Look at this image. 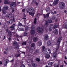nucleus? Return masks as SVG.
<instances>
[{
	"instance_id": "nucleus-1",
	"label": "nucleus",
	"mask_w": 67,
	"mask_h": 67,
	"mask_svg": "<svg viewBox=\"0 0 67 67\" xmlns=\"http://www.w3.org/2000/svg\"><path fill=\"white\" fill-rule=\"evenodd\" d=\"M26 11L27 13H29L30 15L32 16H34V9L33 8H31L30 9H27Z\"/></svg>"
},
{
	"instance_id": "nucleus-2",
	"label": "nucleus",
	"mask_w": 67,
	"mask_h": 67,
	"mask_svg": "<svg viewBox=\"0 0 67 67\" xmlns=\"http://www.w3.org/2000/svg\"><path fill=\"white\" fill-rule=\"evenodd\" d=\"M16 6V3L13 2L10 5V7L12 10V13H13L14 12V7Z\"/></svg>"
},
{
	"instance_id": "nucleus-3",
	"label": "nucleus",
	"mask_w": 67,
	"mask_h": 67,
	"mask_svg": "<svg viewBox=\"0 0 67 67\" xmlns=\"http://www.w3.org/2000/svg\"><path fill=\"white\" fill-rule=\"evenodd\" d=\"M62 40V37H60L58 38V40L57 41V48H56V50H58L59 47V44H60V42Z\"/></svg>"
},
{
	"instance_id": "nucleus-4",
	"label": "nucleus",
	"mask_w": 67,
	"mask_h": 67,
	"mask_svg": "<svg viewBox=\"0 0 67 67\" xmlns=\"http://www.w3.org/2000/svg\"><path fill=\"white\" fill-rule=\"evenodd\" d=\"M6 32H7L8 33V35L9 36V37H8V40H9V41L10 42L11 41V36L12 35V34L10 31H9V29H6Z\"/></svg>"
},
{
	"instance_id": "nucleus-5",
	"label": "nucleus",
	"mask_w": 67,
	"mask_h": 67,
	"mask_svg": "<svg viewBox=\"0 0 67 67\" xmlns=\"http://www.w3.org/2000/svg\"><path fill=\"white\" fill-rule=\"evenodd\" d=\"M8 9V7L7 6H4L3 7V8L2 10V12L3 14H5L7 12L5 11L6 10H7Z\"/></svg>"
},
{
	"instance_id": "nucleus-6",
	"label": "nucleus",
	"mask_w": 67,
	"mask_h": 67,
	"mask_svg": "<svg viewBox=\"0 0 67 67\" xmlns=\"http://www.w3.org/2000/svg\"><path fill=\"white\" fill-rule=\"evenodd\" d=\"M37 31L39 33H42L44 32V30H43V29H41L39 27L37 28Z\"/></svg>"
},
{
	"instance_id": "nucleus-7",
	"label": "nucleus",
	"mask_w": 67,
	"mask_h": 67,
	"mask_svg": "<svg viewBox=\"0 0 67 67\" xmlns=\"http://www.w3.org/2000/svg\"><path fill=\"white\" fill-rule=\"evenodd\" d=\"M65 7V3L63 2L60 3L59 4V7L61 9H63Z\"/></svg>"
},
{
	"instance_id": "nucleus-8",
	"label": "nucleus",
	"mask_w": 67,
	"mask_h": 67,
	"mask_svg": "<svg viewBox=\"0 0 67 67\" xmlns=\"http://www.w3.org/2000/svg\"><path fill=\"white\" fill-rule=\"evenodd\" d=\"M34 28H35V26H32L31 27V34L32 35H34L35 34V30H34Z\"/></svg>"
},
{
	"instance_id": "nucleus-9",
	"label": "nucleus",
	"mask_w": 67,
	"mask_h": 67,
	"mask_svg": "<svg viewBox=\"0 0 67 67\" xmlns=\"http://www.w3.org/2000/svg\"><path fill=\"white\" fill-rule=\"evenodd\" d=\"M12 13H11V12H9V13L8 14H7V15H6L5 16H6L7 18H9V17H10V18H12V17L13 16V18L14 17V15H13Z\"/></svg>"
},
{
	"instance_id": "nucleus-10",
	"label": "nucleus",
	"mask_w": 67,
	"mask_h": 67,
	"mask_svg": "<svg viewBox=\"0 0 67 67\" xmlns=\"http://www.w3.org/2000/svg\"><path fill=\"white\" fill-rule=\"evenodd\" d=\"M51 53V50L50 49H49L48 50L47 49H46L44 52V54H49Z\"/></svg>"
},
{
	"instance_id": "nucleus-11",
	"label": "nucleus",
	"mask_w": 67,
	"mask_h": 67,
	"mask_svg": "<svg viewBox=\"0 0 67 67\" xmlns=\"http://www.w3.org/2000/svg\"><path fill=\"white\" fill-rule=\"evenodd\" d=\"M56 54H57L56 52H55L53 54V58H54V61H56L57 59V58H56Z\"/></svg>"
},
{
	"instance_id": "nucleus-12",
	"label": "nucleus",
	"mask_w": 67,
	"mask_h": 67,
	"mask_svg": "<svg viewBox=\"0 0 67 67\" xmlns=\"http://www.w3.org/2000/svg\"><path fill=\"white\" fill-rule=\"evenodd\" d=\"M9 62V60H8V59H7L4 61V65L5 66H7V65L8 63Z\"/></svg>"
},
{
	"instance_id": "nucleus-13",
	"label": "nucleus",
	"mask_w": 67,
	"mask_h": 67,
	"mask_svg": "<svg viewBox=\"0 0 67 67\" xmlns=\"http://www.w3.org/2000/svg\"><path fill=\"white\" fill-rule=\"evenodd\" d=\"M15 24H13L9 27L10 30H13L14 29V27H15Z\"/></svg>"
},
{
	"instance_id": "nucleus-14",
	"label": "nucleus",
	"mask_w": 67,
	"mask_h": 67,
	"mask_svg": "<svg viewBox=\"0 0 67 67\" xmlns=\"http://www.w3.org/2000/svg\"><path fill=\"white\" fill-rule=\"evenodd\" d=\"M59 0H55L54 2L53 5H50L53 6V5H56L57 4V3H58Z\"/></svg>"
},
{
	"instance_id": "nucleus-15",
	"label": "nucleus",
	"mask_w": 67,
	"mask_h": 67,
	"mask_svg": "<svg viewBox=\"0 0 67 67\" xmlns=\"http://www.w3.org/2000/svg\"><path fill=\"white\" fill-rule=\"evenodd\" d=\"M44 40H48V36L47 35H45L44 36Z\"/></svg>"
},
{
	"instance_id": "nucleus-16",
	"label": "nucleus",
	"mask_w": 67,
	"mask_h": 67,
	"mask_svg": "<svg viewBox=\"0 0 67 67\" xmlns=\"http://www.w3.org/2000/svg\"><path fill=\"white\" fill-rule=\"evenodd\" d=\"M37 45L38 46H41L42 44V41H38L37 43Z\"/></svg>"
},
{
	"instance_id": "nucleus-17",
	"label": "nucleus",
	"mask_w": 67,
	"mask_h": 67,
	"mask_svg": "<svg viewBox=\"0 0 67 67\" xmlns=\"http://www.w3.org/2000/svg\"><path fill=\"white\" fill-rule=\"evenodd\" d=\"M53 33L54 34H57L58 33V30L57 29L53 31Z\"/></svg>"
},
{
	"instance_id": "nucleus-18",
	"label": "nucleus",
	"mask_w": 67,
	"mask_h": 67,
	"mask_svg": "<svg viewBox=\"0 0 67 67\" xmlns=\"http://www.w3.org/2000/svg\"><path fill=\"white\" fill-rule=\"evenodd\" d=\"M50 13H48L47 14H44L43 15V16L44 18H48L49 17V15Z\"/></svg>"
},
{
	"instance_id": "nucleus-19",
	"label": "nucleus",
	"mask_w": 67,
	"mask_h": 67,
	"mask_svg": "<svg viewBox=\"0 0 67 67\" xmlns=\"http://www.w3.org/2000/svg\"><path fill=\"white\" fill-rule=\"evenodd\" d=\"M4 3V4H9L10 3V1L9 0H5Z\"/></svg>"
},
{
	"instance_id": "nucleus-20",
	"label": "nucleus",
	"mask_w": 67,
	"mask_h": 67,
	"mask_svg": "<svg viewBox=\"0 0 67 67\" xmlns=\"http://www.w3.org/2000/svg\"><path fill=\"white\" fill-rule=\"evenodd\" d=\"M53 63L52 62H50L48 64V65H47L48 67H51L52 66V65H53Z\"/></svg>"
},
{
	"instance_id": "nucleus-21",
	"label": "nucleus",
	"mask_w": 67,
	"mask_h": 67,
	"mask_svg": "<svg viewBox=\"0 0 67 67\" xmlns=\"http://www.w3.org/2000/svg\"><path fill=\"white\" fill-rule=\"evenodd\" d=\"M38 38L37 37H35L34 38L33 41L34 42H36L38 40Z\"/></svg>"
},
{
	"instance_id": "nucleus-22",
	"label": "nucleus",
	"mask_w": 67,
	"mask_h": 67,
	"mask_svg": "<svg viewBox=\"0 0 67 67\" xmlns=\"http://www.w3.org/2000/svg\"><path fill=\"white\" fill-rule=\"evenodd\" d=\"M47 45L48 46H49V45H51V41H48L47 43Z\"/></svg>"
},
{
	"instance_id": "nucleus-23",
	"label": "nucleus",
	"mask_w": 67,
	"mask_h": 67,
	"mask_svg": "<svg viewBox=\"0 0 67 67\" xmlns=\"http://www.w3.org/2000/svg\"><path fill=\"white\" fill-rule=\"evenodd\" d=\"M44 25L46 26H47L48 25V23L47 22V21H46L44 23Z\"/></svg>"
},
{
	"instance_id": "nucleus-24",
	"label": "nucleus",
	"mask_w": 67,
	"mask_h": 67,
	"mask_svg": "<svg viewBox=\"0 0 67 67\" xmlns=\"http://www.w3.org/2000/svg\"><path fill=\"white\" fill-rule=\"evenodd\" d=\"M51 10V9H50V8L49 7H48L46 8V11L47 12H48Z\"/></svg>"
},
{
	"instance_id": "nucleus-25",
	"label": "nucleus",
	"mask_w": 67,
	"mask_h": 67,
	"mask_svg": "<svg viewBox=\"0 0 67 67\" xmlns=\"http://www.w3.org/2000/svg\"><path fill=\"white\" fill-rule=\"evenodd\" d=\"M45 57L46 58H49L50 57V55L49 54H47L46 55Z\"/></svg>"
},
{
	"instance_id": "nucleus-26",
	"label": "nucleus",
	"mask_w": 67,
	"mask_h": 67,
	"mask_svg": "<svg viewBox=\"0 0 67 67\" xmlns=\"http://www.w3.org/2000/svg\"><path fill=\"white\" fill-rule=\"evenodd\" d=\"M46 49V48H45V47L44 46H43L42 47V51H44V50L45 49Z\"/></svg>"
},
{
	"instance_id": "nucleus-27",
	"label": "nucleus",
	"mask_w": 67,
	"mask_h": 67,
	"mask_svg": "<svg viewBox=\"0 0 67 67\" xmlns=\"http://www.w3.org/2000/svg\"><path fill=\"white\" fill-rule=\"evenodd\" d=\"M52 27L51 26H49V30L50 31H52Z\"/></svg>"
},
{
	"instance_id": "nucleus-28",
	"label": "nucleus",
	"mask_w": 67,
	"mask_h": 67,
	"mask_svg": "<svg viewBox=\"0 0 67 67\" xmlns=\"http://www.w3.org/2000/svg\"><path fill=\"white\" fill-rule=\"evenodd\" d=\"M57 27H58V26H57L56 25H54V26H53V29H56V28H57Z\"/></svg>"
},
{
	"instance_id": "nucleus-29",
	"label": "nucleus",
	"mask_w": 67,
	"mask_h": 67,
	"mask_svg": "<svg viewBox=\"0 0 67 67\" xmlns=\"http://www.w3.org/2000/svg\"><path fill=\"white\" fill-rule=\"evenodd\" d=\"M17 44H18V43H17L16 41H15L13 43V45H16Z\"/></svg>"
},
{
	"instance_id": "nucleus-30",
	"label": "nucleus",
	"mask_w": 67,
	"mask_h": 67,
	"mask_svg": "<svg viewBox=\"0 0 67 67\" xmlns=\"http://www.w3.org/2000/svg\"><path fill=\"white\" fill-rule=\"evenodd\" d=\"M18 53L19 54H16L15 55V56L16 57H19V56H20V53H19V52H18Z\"/></svg>"
},
{
	"instance_id": "nucleus-31",
	"label": "nucleus",
	"mask_w": 67,
	"mask_h": 67,
	"mask_svg": "<svg viewBox=\"0 0 67 67\" xmlns=\"http://www.w3.org/2000/svg\"><path fill=\"white\" fill-rule=\"evenodd\" d=\"M32 66L33 67H36L37 66V65L36 64H32Z\"/></svg>"
},
{
	"instance_id": "nucleus-32",
	"label": "nucleus",
	"mask_w": 67,
	"mask_h": 67,
	"mask_svg": "<svg viewBox=\"0 0 67 67\" xmlns=\"http://www.w3.org/2000/svg\"><path fill=\"white\" fill-rule=\"evenodd\" d=\"M38 53V51L37 50H36L34 54H35L36 55V54H37Z\"/></svg>"
},
{
	"instance_id": "nucleus-33",
	"label": "nucleus",
	"mask_w": 67,
	"mask_h": 67,
	"mask_svg": "<svg viewBox=\"0 0 67 67\" xmlns=\"http://www.w3.org/2000/svg\"><path fill=\"white\" fill-rule=\"evenodd\" d=\"M16 49H17V51L19 50V46H17L16 47Z\"/></svg>"
},
{
	"instance_id": "nucleus-34",
	"label": "nucleus",
	"mask_w": 67,
	"mask_h": 67,
	"mask_svg": "<svg viewBox=\"0 0 67 67\" xmlns=\"http://www.w3.org/2000/svg\"><path fill=\"white\" fill-rule=\"evenodd\" d=\"M24 29L23 28H20L19 29V31H24Z\"/></svg>"
},
{
	"instance_id": "nucleus-35",
	"label": "nucleus",
	"mask_w": 67,
	"mask_h": 67,
	"mask_svg": "<svg viewBox=\"0 0 67 67\" xmlns=\"http://www.w3.org/2000/svg\"><path fill=\"white\" fill-rule=\"evenodd\" d=\"M35 46V44H34V43H32V44H31V47H34Z\"/></svg>"
},
{
	"instance_id": "nucleus-36",
	"label": "nucleus",
	"mask_w": 67,
	"mask_h": 67,
	"mask_svg": "<svg viewBox=\"0 0 67 67\" xmlns=\"http://www.w3.org/2000/svg\"><path fill=\"white\" fill-rule=\"evenodd\" d=\"M26 42H23L22 43L23 45H26Z\"/></svg>"
},
{
	"instance_id": "nucleus-37",
	"label": "nucleus",
	"mask_w": 67,
	"mask_h": 67,
	"mask_svg": "<svg viewBox=\"0 0 67 67\" xmlns=\"http://www.w3.org/2000/svg\"><path fill=\"white\" fill-rule=\"evenodd\" d=\"M27 34L26 33V32H25L24 35V36H27Z\"/></svg>"
},
{
	"instance_id": "nucleus-38",
	"label": "nucleus",
	"mask_w": 67,
	"mask_h": 67,
	"mask_svg": "<svg viewBox=\"0 0 67 67\" xmlns=\"http://www.w3.org/2000/svg\"><path fill=\"white\" fill-rule=\"evenodd\" d=\"M48 22L49 23H52V20L51 19H49L48 20Z\"/></svg>"
},
{
	"instance_id": "nucleus-39",
	"label": "nucleus",
	"mask_w": 67,
	"mask_h": 67,
	"mask_svg": "<svg viewBox=\"0 0 67 67\" xmlns=\"http://www.w3.org/2000/svg\"><path fill=\"white\" fill-rule=\"evenodd\" d=\"M20 67H25V65L24 64H22L20 66Z\"/></svg>"
},
{
	"instance_id": "nucleus-40",
	"label": "nucleus",
	"mask_w": 67,
	"mask_h": 67,
	"mask_svg": "<svg viewBox=\"0 0 67 67\" xmlns=\"http://www.w3.org/2000/svg\"><path fill=\"white\" fill-rule=\"evenodd\" d=\"M9 21H10V24L12 23V22H13V20L11 19L10 20H9Z\"/></svg>"
},
{
	"instance_id": "nucleus-41",
	"label": "nucleus",
	"mask_w": 67,
	"mask_h": 67,
	"mask_svg": "<svg viewBox=\"0 0 67 67\" xmlns=\"http://www.w3.org/2000/svg\"><path fill=\"white\" fill-rule=\"evenodd\" d=\"M36 60L38 62H40V59H39L38 58H37L36 59Z\"/></svg>"
},
{
	"instance_id": "nucleus-42",
	"label": "nucleus",
	"mask_w": 67,
	"mask_h": 67,
	"mask_svg": "<svg viewBox=\"0 0 67 67\" xmlns=\"http://www.w3.org/2000/svg\"><path fill=\"white\" fill-rule=\"evenodd\" d=\"M54 66V67H58V66L57 65V64H55Z\"/></svg>"
},
{
	"instance_id": "nucleus-43",
	"label": "nucleus",
	"mask_w": 67,
	"mask_h": 67,
	"mask_svg": "<svg viewBox=\"0 0 67 67\" xmlns=\"http://www.w3.org/2000/svg\"><path fill=\"white\" fill-rule=\"evenodd\" d=\"M31 61V62H33V60H30V61H29V60H27V61L28 63H29L30 61Z\"/></svg>"
},
{
	"instance_id": "nucleus-44",
	"label": "nucleus",
	"mask_w": 67,
	"mask_h": 67,
	"mask_svg": "<svg viewBox=\"0 0 67 67\" xmlns=\"http://www.w3.org/2000/svg\"><path fill=\"white\" fill-rule=\"evenodd\" d=\"M52 20H55V17H52Z\"/></svg>"
},
{
	"instance_id": "nucleus-45",
	"label": "nucleus",
	"mask_w": 67,
	"mask_h": 67,
	"mask_svg": "<svg viewBox=\"0 0 67 67\" xmlns=\"http://www.w3.org/2000/svg\"><path fill=\"white\" fill-rule=\"evenodd\" d=\"M14 62V59H13L11 60L10 61V62L12 63L13 62Z\"/></svg>"
},
{
	"instance_id": "nucleus-46",
	"label": "nucleus",
	"mask_w": 67,
	"mask_h": 67,
	"mask_svg": "<svg viewBox=\"0 0 67 67\" xmlns=\"http://www.w3.org/2000/svg\"><path fill=\"white\" fill-rule=\"evenodd\" d=\"M42 13L40 14H37V16H38V17H39L40 16V14H42Z\"/></svg>"
},
{
	"instance_id": "nucleus-47",
	"label": "nucleus",
	"mask_w": 67,
	"mask_h": 67,
	"mask_svg": "<svg viewBox=\"0 0 67 67\" xmlns=\"http://www.w3.org/2000/svg\"><path fill=\"white\" fill-rule=\"evenodd\" d=\"M18 25L19 26H21V25H22V24L20 23H19L18 24Z\"/></svg>"
},
{
	"instance_id": "nucleus-48",
	"label": "nucleus",
	"mask_w": 67,
	"mask_h": 67,
	"mask_svg": "<svg viewBox=\"0 0 67 67\" xmlns=\"http://www.w3.org/2000/svg\"><path fill=\"white\" fill-rule=\"evenodd\" d=\"M22 11L23 12H24L25 11V9H23L22 10Z\"/></svg>"
},
{
	"instance_id": "nucleus-49",
	"label": "nucleus",
	"mask_w": 67,
	"mask_h": 67,
	"mask_svg": "<svg viewBox=\"0 0 67 67\" xmlns=\"http://www.w3.org/2000/svg\"><path fill=\"white\" fill-rule=\"evenodd\" d=\"M36 19L35 18V20L34 21V24H35V23H36Z\"/></svg>"
},
{
	"instance_id": "nucleus-50",
	"label": "nucleus",
	"mask_w": 67,
	"mask_h": 67,
	"mask_svg": "<svg viewBox=\"0 0 67 67\" xmlns=\"http://www.w3.org/2000/svg\"><path fill=\"white\" fill-rule=\"evenodd\" d=\"M8 24H11V23H10V20L8 21Z\"/></svg>"
},
{
	"instance_id": "nucleus-51",
	"label": "nucleus",
	"mask_w": 67,
	"mask_h": 67,
	"mask_svg": "<svg viewBox=\"0 0 67 67\" xmlns=\"http://www.w3.org/2000/svg\"><path fill=\"white\" fill-rule=\"evenodd\" d=\"M35 4H36V5H38V4H37V2H35Z\"/></svg>"
},
{
	"instance_id": "nucleus-52",
	"label": "nucleus",
	"mask_w": 67,
	"mask_h": 67,
	"mask_svg": "<svg viewBox=\"0 0 67 67\" xmlns=\"http://www.w3.org/2000/svg\"><path fill=\"white\" fill-rule=\"evenodd\" d=\"M45 31H47V28H45Z\"/></svg>"
},
{
	"instance_id": "nucleus-53",
	"label": "nucleus",
	"mask_w": 67,
	"mask_h": 67,
	"mask_svg": "<svg viewBox=\"0 0 67 67\" xmlns=\"http://www.w3.org/2000/svg\"><path fill=\"white\" fill-rule=\"evenodd\" d=\"M64 63L65 64V65H67V63L65 61H64Z\"/></svg>"
},
{
	"instance_id": "nucleus-54",
	"label": "nucleus",
	"mask_w": 67,
	"mask_h": 67,
	"mask_svg": "<svg viewBox=\"0 0 67 67\" xmlns=\"http://www.w3.org/2000/svg\"><path fill=\"white\" fill-rule=\"evenodd\" d=\"M2 62L1 61H0V65H2Z\"/></svg>"
},
{
	"instance_id": "nucleus-55",
	"label": "nucleus",
	"mask_w": 67,
	"mask_h": 67,
	"mask_svg": "<svg viewBox=\"0 0 67 67\" xmlns=\"http://www.w3.org/2000/svg\"><path fill=\"white\" fill-rule=\"evenodd\" d=\"M65 51L67 52V46L65 48Z\"/></svg>"
},
{
	"instance_id": "nucleus-56",
	"label": "nucleus",
	"mask_w": 67,
	"mask_h": 67,
	"mask_svg": "<svg viewBox=\"0 0 67 67\" xmlns=\"http://www.w3.org/2000/svg\"><path fill=\"white\" fill-rule=\"evenodd\" d=\"M5 36H4V38H3V40H4V39H5Z\"/></svg>"
},
{
	"instance_id": "nucleus-57",
	"label": "nucleus",
	"mask_w": 67,
	"mask_h": 67,
	"mask_svg": "<svg viewBox=\"0 0 67 67\" xmlns=\"http://www.w3.org/2000/svg\"><path fill=\"white\" fill-rule=\"evenodd\" d=\"M7 54V53H6V52L4 51V54Z\"/></svg>"
},
{
	"instance_id": "nucleus-58",
	"label": "nucleus",
	"mask_w": 67,
	"mask_h": 67,
	"mask_svg": "<svg viewBox=\"0 0 67 67\" xmlns=\"http://www.w3.org/2000/svg\"><path fill=\"white\" fill-rule=\"evenodd\" d=\"M51 13L52 14H54V13L53 12H51Z\"/></svg>"
},
{
	"instance_id": "nucleus-59",
	"label": "nucleus",
	"mask_w": 67,
	"mask_h": 67,
	"mask_svg": "<svg viewBox=\"0 0 67 67\" xmlns=\"http://www.w3.org/2000/svg\"><path fill=\"white\" fill-rule=\"evenodd\" d=\"M60 67H63V65H61L60 66Z\"/></svg>"
},
{
	"instance_id": "nucleus-60",
	"label": "nucleus",
	"mask_w": 67,
	"mask_h": 67,
	"mask_svg": "<svg viewBox=\"0 0 67 67\" xmlns=\"http://www.w3.org/2000/svg\"><path fill=\"white\" fill-rule=\"evenodd\" d=\"M54 14H56V11H54Z\"/></svg>"
},
{
	"instance_id": "nucleus-61",
	"label": "nucleus",
	"mask_w": 67,
	"mask_h": 67,
	"mask_svg": "<svg viewBox=\"0 0 67 67\" xmlns=\"http://www.w3.org/2000/svg\"><path fill=\"white\" fill-rule=\"evenodd\" d=\"M65 59H66L67 57H65Z\"/></svg>"
},
{
	"instance_id": "nucleus-62",
	"label": "nucleus",
	"mask_w": 67,
	"mask_h": 67,
	"mask_svg": "<svg viewBox=\"0 0 67 67\" xmlns=\"http://www.w3.org/2000/svg\"><path fill=\"white\" fill-rule=\"evenodd\" d=\"M17 3L18 4H20V2H18Z\"/></svg>"
},
{
	"instance_id": "nucleus-63",
	"label": "nucleus",
	"mask_w": 67,
	"mask_h": 67,
	"mask_svg": "<svg viewBox=\"0 0 67 67\" xmlns=\"http://www.w3.org/2000/svg\"><path fill=\"white\" fill-rule=\"evenodd\" d=\"M66 12H67V11L66 10H65L64 12L65 13H66Z\"/></svg>"
},
{
	"instance_id": "nucleus-64",
	"label": "nucleus",
	"mask_w": 67,
	"mask_h": 67,
	"mask_svg": "<svg viewBox=\"0 0 67 67\" xmlns=\"http://www.w3.org/2000/svg\"><path fill=\"white\" fill-rule=\"evenodd\" d=\"M22 53H23V54H24L25 53V52H22Z\"/></svg>"
}]
</instances>
